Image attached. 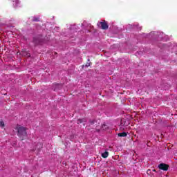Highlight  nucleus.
Listing matches in <instances>:
<instances>
[{"instance_id": "obj_16", "label": "nucleus", "mask_w": 177, "mask_h": 177, "mask_svg": "<svg viewBox=\"0 0 177 177\" xmlns=\"http://www.w3.org/2000/svg\"><path fill=\"white\" fill-rule=\"evenodd\" d=\"M15 3H19V0H15Z\"/></svg>"}, {"instance_id": "obj_4", "label": "nucleus", "mask_w": 177, "mask_h": 177, "mask_svg": "<svg viewBox=\"0 0 177 177\" xmlns=\"http://www.w3.org/2000/svg\"><path fill=\"white\" fill-rule=\"evenodd\" d=\"M33 42L35 45H38V44H41V41L38 37H36L33 38Z\"/></svg>"}, {"instance_id": "obj_14", "label": "nucleus", "mask_w": 177, "mask_h": 177, "mask_svg": "<svg viewBox=\"0 0 177 177\" xmlns=\"http://www.w3.org/2000/svg\"><path fill=\"white\" fill-rule=\"evenodd\" d=\"M95 132H100V129H97V126L95 127Z\"/></svg>"}, {"instance_id": "obj_18", "label": "nucleus", "mask_w": 177, "mask_h": 177, "mask_svg": "<svg viewBox=\"0 0 177 177\" xmlns=\"http://www.w3.org/2000/svg\"><path fill=\"white\" fill-rule=\"evenodd\" d=\"M153 172H156V169H153Z\"/></svg>"}, {"instance_id": "obj_6", "label": "nucleus", "mask_w": 177, "mask_h": 177, "mask_svg": "<svg viewBox=\"0 0 177 177\" xmlns=\"http://www.w3.org/2000/svg\"><path fill=\"white\" fill-rule=\"evenodd\" d=\"M22 55L25 56L26 57H30V56H31V55L26 52V50L22 51Z\"/></svg>"}, {"instance_id": "obj_12", "label": "nucleus", "mask_w": 177, "mask_h": 177, "mask_svg": "<svg viewBox=\"0 0 177 177\" xmlns=\"http://www.w3.org/2000/svg\"><path fill=\"white\" fill-rule=\"evenodd\" d=\"M32 21H39V19L38 17H33Z\"/></svg>"}, {"instance_id": "obj_3", "label": "nucleus", "mask_w": 177, "mask_h": 177, "mask_svg": "<svg viewBox=\"0 0 177 177\" xmlns=\"http://www.w3.org/2000/svg\"><path fill=\"white\" fill-rule=\"evenodd\" d=\"M159 169H161L162 171H167L169 168V165L165 163H160L158 165Z\"/></svg>"}, {"instance_id": "obj_1", "label": "nucleus", "mask_w": 177, "mask_h": 177, "mask_svg": "<svg viewBox=\"0 0 177 177\" xmlns=\"http://www.w3.org/2000/svg\"><path fill=\"white\" fill-rule=\"evenodd\" d=\"M17 131V135L21 140H24L27 138V129L24 127H21L20 125H17L16 127Z\"/></svg>"}, {"instance_id": "obj_7", "label": "nucleus", "mask_w": 177, "mask_h": 177, "mask_svg": "<svg viewBox=\"0 0 177 177\" xmlns=\"http://www.w3.org/2000/svg\"><path fill=\"white\" fill-rule=\"evenodd\" d=\"M102 158H107V157H109V152L105 151V152L102 153Z\"/></svg>"}, {"instance_id": "obj_11", "label": "nucleus", "mask_w": 177, "mask_h": 177, "mask_svg": "<svg viewBox=\"0 0 177 177\" xmlns=\"http://www.w3.org/2000/svg\"><path fill=\"white\" fill-rule=\"evenodd\" d=\"M0 127H1V128L5 127V122H3V120L0 121Z\"/></svg>"}, {"instance_id": "obj_10", "label": "nucleus", "mask_w": 177, "mask_h": 177, "mask_svg": "<svg viewBox=\"0 0 177 177\" xmlns=\"http://www.w3.org/2000/svg\"><path fill=\"white\" fill-rule=\"evenodd\" d=\"M88 62H86L85 67H89L91 66V64H92V63L90 62L89 59H88Z\"/></svg>"}, {"instance_id": "obj_5", "label": "nucleus", "mask_w": 177, "mask_h": 177, "mask_svg": "<svg viewBox=\"0 0 177 177\" xmlns=\"http://www.w3.org/2000/svg\"><path fill=\"white\" fill-rule=\"evenodd\" d=\"M128 134L127 133V132H122V133H119L118 134V136H119L120 138H125Z\"/></svg>"}, {"instance_id": "obj_17", "label": "nucleus", "mask_w": 177, "mask_h": 177, "mask_svg": "<svg viewBox=\"0 0 177 177\" xmlns=\"http://www.w3.org/2000/svg\"><path fill=\"white\" fill-rule=\"evenodd\" d=\"M57 86H60V85H59V84H57Z\"/></svg>"}, {"instance_id": "obj_9", "label": "nucleus", "mask_w": 177, "mask_h": 177, "mask_svg": "<svg viewBox=\"0 0 177 177\" xmlns=\"http://www.w3.org/2000/svg\"><path fill=\"white\" fill-rule=\"evenodd\" d=\"M95 122H96V121L90 120H89V123H90L89 127H92V125H95Z\"/></svg>"}, {"instance_id": "obj_8", "label": "nucleus", "mask_w": 177, "mask_h": 177, "mask_svg": "<svg viewBox=\"0 0 177 177\" xmlns=\"http://www.w3.org/2000/svg\"><path fill=\"white\" fill-rule=\"evenodd\" d=\"M108 128L109 127L105 123H104L101 127V129H102V131H106Z\"/></svg>"}, {"instance_id": "obj_2", "label": "nucleus", "mask_w": 177, "mask_h": 177, "mask_svg": "<svg viewBox=\"0 0 177 177\" xmlns=\"http://www.w3.org/2000/svg\"><path fill=\"white\" fill-rule=\"evenodd\" d=\"M97 26L100 27L102 30H107L109 28V24H107L106 21L98 22Z\"/></svg>"}, {"instance_id": "obj_13", "label": "nucleus", "mask_w": 177, "mask_h": 177, "mask_svg": "<svg viewBox=\"0 0 177 177\" xmlns=\"http://www.w3.org/2000/svg\"><path fill=\"white\" fill-rule=\"evenodd\" d=\"M84 122V119H78L77 120V124H82Z\"/></svg>"}, {"instance_id": "obj_15", "label": "nucleus", "mask_w": 177, "mask_h": 177, "mask_svg": "<svg viewBox=\"0 0 177 177\" xmlns=\"http://www.w3.org/2000/svg\"><path fill=\"white\" fill-rule=\"evenodd\" d=\"M37 146H39V147H42V144L38 143V144H37Z\"/></svg>"}]
</instances>
